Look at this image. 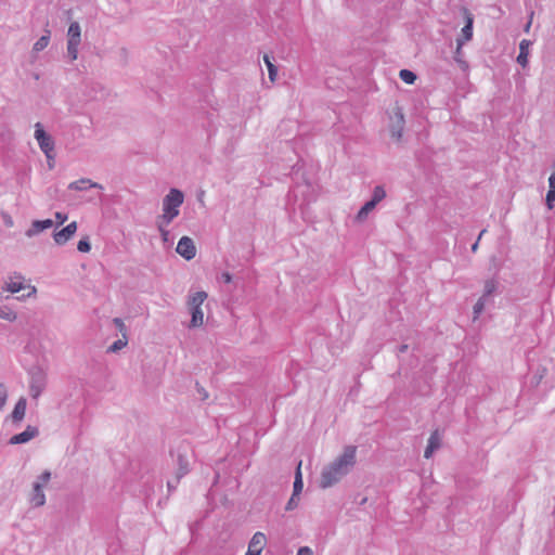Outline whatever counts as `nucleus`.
I'll return each mask as SVG.
<instances>
[{
  "label": "nucleus",
  "mask_w": 555,
  "mask_h": 555,
  "mask_svg": "<svg viewBox=\"0 0 555 555\" xmlns=\"http://www.w3.org/2000/svg\"><path fill=\"white\" fill-rule=\"evenodd\" d=\"M496 284L493 280H489L485 284L483 296H489L495 291Z\"/></svg>",
  "instance_id": "7c9ffc66"
},
{
  "label": "nucleus",
  "mask_w": 555,
  "mask_h": 555,
  "mask_svg": "<svg viewBox=\"0 0 555 555\" xmlns=\"http://www.w3.org/2000/svg\"><path fill=\"white\" fill-rule=\"evenodd\" d=\"M428 446H430L435 451L440 448L441 446V436L438 430H435L431 433L429 439H428Z\"/></svg>",
  "instance_id": "a878e982"
},
{
  "label": "nucleus",
  "mask_w": 555,
  "mask_h": 555,
  "mask_svg": "<svg viewBox=\"0 0 555 555\" xmlns=\"http://www.w3.org/2000/svg\"><path fill=\"white\" fill-rule=\"evenodd\" d=\"M158 230L160 232V235L163 237L164 242H167L169 238V231L166 229L169 224H165L164 220L158 219Z\"/></svg>",
  "instance_id": "cd10ccee"
},
{
  "label": "nucleus",
  "mask_w": 555,
  "mask_h": 555,
  "mask_svg": "<svg viewBox=\"0 0 555 555\" xmlns=\"http://www.w3.org/2000/svg\"><path fill=\"white\" fill-rule=\"evenodd\" d=\"M184 196L181 191L171 189L163 201V215L159 220H164L165 224H169L178 215L179 207L182 205Z\"/></svg>",
  "instance_id": "f03ea898"
},
{
  "label": "nucleus",
  "mask_w": 555,
  "mask_h": 555,
  "mask_svg": "<svg viewBox=\"0 0 555 555\" xmlns=\"http://www.w3.org/2000/svg\"><path fill=\"white\" fill-rule=\"evenodd\" d=\"M434 452H435V449H433L430 446L427 444L425 452H424V456L426 459H429Z\"/></svg>",
  "instance_id": "58836bf2"
},
{
  "label": "nucleus",
  "mask_w": 555,
  "mask_h": 555,
  "mask_svg": "<svg viewBox=\"0 0 555 555\" xmlns=\"http://www.w3.org/2000/svg\"><path fill=\"white\" fill-rule=\"evenodd\" d=\"M550 190L546 194V204L550 209L553 208V203L555 202V169L551 173L548 178Z\"/></svg>",
  "instance_id": "f3484780"
},
{
  "label": "nucleus",
  "mask_w": 555,
  "mask_h": 555,
  "mask_svg": "<svg viewBox=\"0 0 555 555\" xmlns=\"http://www.w3.org/2000/svg\"><path fill=\"white\" fill-rule=\"evenodd\" d=\"M38 434H39V430L37 427L28 425L23 433L12 436L10 438V443L11 444L26 443L29 440L37 437Z\"/></svg>",
  "instance_id": "ddd939ff"
},
{
  "label": "nucleus",
  "mask_w": 555,
  "mask_h": 555,
  "mask_svg": "<svg viewBox=\"0 0 555 555\" xmlns=\"http://www.w3.org/2000/svg\"><path fill=\"white\" fill-rule=\"evenodd\" d=\"M44 388V384L43 382H37V383H33L29 387V392H30V396L34 398V399H37L42 390Z\"/></svg>",
  "instance_id": "393cba45"
},
{
  "label": "nucleus",
  "mask_w": 555,
  "mask_h": 555,
  "mask_svg": "<svg viewBox=\"0 0 555 555\" xmlns=\"http://www.w3.org/2000/svg\"><path fill=\"white\" fill-rule=\"evenodd\" d=\"M7 398H8L7 390L0 384V410L5 405Z\"/></svg>",
  "instance_id": "473e14b6"
},
{
  "label": "nucleus",
  "mask_w": 555,
  "mask_h": 555,
  "mask_svg": "<svg viewBox=\"0 0 555 555\" xmlns=\"http://www.w3.org/2000/svg\"><path fill=\"white\" fill-rule=\"evenodd\" d=\"M207 299V294L205 292H197L192 295L188 301V306L190 312L192 314L191 326L199 327L204 323V313L202 310V305Z\"/></svg>",
  "instance_id": "7ed1b4c3"
},
{
  "label": "nucleus",
  "mask_w": 555,
  "mask_h": 555,
  "mask_svg": "<svg viewBox=\"0 0 555 555\" xmlns=\"http://www.w3.org/2000/svg\"><path fill=\"white\" fill-rule=\"evenodd\" d=\"M114 324L117 326L119 332L122 334V337H125L126 336V326H125L122 320L119 319V318H115L114 319Z\"/></svg>",
  "instance_id": "2f4dec72"
},
{
  "label": "nucleus",
  "mask_w": 555,
  "mask_h": 555,
  "mask_svg": "<svg viewBox=\"0 0 555 555\" xmlns=\"http://www.w3.org/2000/svg\"><path fill=\"white\" fill-rule=\"evenodd\" d=\"M400 350H401V351L406 350V346H402V347L400 348Z\"/></svg>",
  "instance_id": "a19ab883"
},
{
  "label": "nucleus",
  "mask_w": 555,
  "mask_h": 555,
  "mask_svg": "<svg viewBox=\"0 0 555 555\" xmlns=\"http://www.w3.org/2000/svg\"><path fill=\"white\" fill-rule=\"evenodd\" d=\"M485 233H486V230H482V231L479 233V236H478L477 242L472 246V250H473L474 253H476V251H477L479 241H480L481 236H482Z\"/></svg>",
  "instance_id": "4c0bfd02"
},
{
  "label": "nucleus",
  "mask_w": 555,
  "mask_h": 555,
  "mask_svg": "<svg viewBox=\"0 0 555 555\" xmlns=\"http://www.w3.org/2000/svg\"><path fill=\"white\" fill-rule=\"evenodd\" d=\"M89 188H102L100 184L92 182L90 179H80L69 184V189L82 191Z\"/></svg>",
  "instance_id": "2eb2a0df"
},
{
  "label": "nucleus",
  "mask_w": 555,
  "mask_h": 555,
  "mask_svg": "<svg viewBox=\"0 0 555 555\" xmlns=\"http://www.w3.org/2000/svg\"><path fill=\"white\" fill-rule=\"evenodd\" d=\"M81 41V28L79 23L73 22L67 31V53L72 61L78 57V47Z\"/></svg>",
  "instance_id": "20e7f679"
},
{
  "label": "nucleus",
  "mask_w": 555,
  "mask_h": 555,
  "mask_svg": "<svg viewBox=\"0 0 555 555\" xmlns=\"http://www.w3.org/2000/svg\"><path fill=\"white\" fill-rule=\"evenodd\" d=\"M127 345V336L122 337L121 339L116 340L111 347V351H118L122 349Z\"/></svg>",
  "instance_id": "c756f323"
},
{
  "label": "nucleus",
  "mask_w": 555,
  "mask_h": 555,
  "mask_svg": "<svg viewBox=\"0 0 555 555\" xmlns=\"http://www.w3.org/2000/svg\"><path fill=\"white\" fill-rule=\"evenodd\" d=\"M357 448L348 446L333 463L326 466L321 474L320 486L325 489L339 481L356 464Z\"/></svg>",
  "instance_id": "f257e3e1"
},
{
  "label": "nucleus",
  "mask_w": 555,
  "mask_h": 555,
  "mask_svg": "<svg viewBox=\"0 0 555 555\" xmlns=\"http://www.w3.org/2000/svg\"><path fill=\"white\" fill-rule=\"evenodd\" d=\"M391 137L396 140H400L402 137L403 126H404V115L400 107H395L392 109L391 116Z\"/></svg>",
  "instance_id": "1a4fd4ad"
},
{
  "label": "nucleus",
  "mask_w": 555,
  "mask_h": 555,
  "mask_svg": "<svg viewBox=\"0 0 555 555\" xmlns=\"http://www.w3.org/2000/svg\"><path fill=\"white\" fill-rule=\"evenodd\" d=\"M176 250L180 256H182L186 260L193 259L196 255L195 245L193 241L188 236H183L180 238Z\"/></svg>",
  "instance_id": "9b49d317"
},
{
  "label": "nucleus",
  "mask_w": 555,
  "mask_h": 555,
  "mask_svg": "<svg viewBox=\"0 0 555 555\" xmlns=\"http://www.w3.org/2000/svg\"><path fill=\"white\" fill-rule=\"evenodd\" d=\"M386 196V192L385 190L382 188V186H376L374 189V192H373V197H372V202L374 204H378L379 202H382Z\"/></svg>",
  "instance_id": "bb28decb"
},
{
  "label": "nucleus",
  "mask_w": 555,
  "mask_h": 555,
  "mask_svg": "<svg viewBox=\"0 0 555 555\" xmlns=\"http://www.w3.org/2000/svg\"><path fill=\"white\" fill-rule=\"evenodd\" d=\"M483 307H485V302H483L482 298H480L474 306V312H475L476 317L483 310Z\"/></svg>",
  "instance_id": "f704fd0d"
},
{
  "label": "nucleus",
  "mask_w": 555,
  "mask_h": 555,
  "mask_svg": "<svg viewBox=\"0 0 555 555\" xmlns=\"http://www.w3.org/2000/svg\"><path fill=\"white\" fill-rule=\"evenodd\" d=\"M302 488H304V482H302V475H301V462H299L297 469H296L295 481H294V491H293L294 496H299V494L302 491Z\"/></svg>",
  "instance_id": "a211bd4d"
},
{
  "label": "nucleus",
  "mask_w": 555,
  "mask_h": 555,
  "mask_svg": "<svg viewBox=\"0 0 555 555\" xmlns=\"http://www.w3.org/2000/svg\"><path fill=\"white\" fill-rule=\"evenodd\" d=\"M375 206L376 204H374L372 201L365 203V205L359 210L357 219L360 221L364 220L369 212H371L375 208Z\"/></svg>",
  "instance_id": "4be33fe9"
},
{
  "label": "nucleus",
  "mask_w": 555,
  "mask_h": 555,
  "mask_svg": "<svg viewBox=\"0 0 555 555\" xmlns=\"http://www.w3.org/2000/svg\"><path fill=\"white\" fill-rule=\"evenodd\" d=\"M7 291H9L12 294L26 291V294H23V297H29L36 293V287L26 284L23 278L14 276L10 278V281L7 283Z\"/></svg>",
  "instance_id": "6e6552de"
},
{
  "label": "nucleus",
  "mask_w": 555,
  "mask_h": 555,
  "mask_svg": "<svg viewBox=\"0 0 555 555\" xmlns=\"http://www.w3.org/2000/svg\"><path fill=\"white\" fill-rule=\"evenodd\" d=\"M77 249L80 251V253H89L91 250V245H90V242L88 240V237L86 238H81L78 244H77Z\"/></svg>",
  "instance_id": "c85d7f7f"
},
{
  "label": "nucleus",
  "mask_w": 555,
  "mask_h": 555,
  "mask_svg": "<svg viewBox=\"0 0 555 555\" xmlns=\"http://www.w3.org/2000/svg\"><path fill=\"white\" fill-rule=\"evenodd\" d=\"M35 128V138L41 151L48 159H53L54 142L52 138L43 130L40 122H37Z\"/></svg>",
  "instance_id": "39448f33"
},
{
  "label": "nucleus",
  "mask_w": 555,
  "mask_h": 555,
  "mask_svg": "<svg viewBox=\"0 0 555 555\" xmlns=\"http://www.w3.org/2000/svg\"><path fill=\"white\" fill-rule=\"evenodd\" d=\"M0 319L12 322L16 320V313L9 307H0Z\"/></svg>",
  "instance_id": "b1692460"
},
{
  "label": "nucleus",
  "mask_w": 555,
  "mask_h": 555,
  "mask_svg": "<svg viewBox=\"0 0 555 555\" xmlns=\"http://www.w3.org/2000/svg\"><path fill=\"white\" fill-rule=\"evenodd\" d=\"M27 401L25 398H20L12 411V420L21 422L25 417Z\"/></svg>",
  "instance_id": "4468645a"
},
{
  "label": "nucleus",
  "mask_w": 555,
  "mask_h": 555,
  "mask_svg": "<svg viewBox=\"0 0 555 555\" xmlns=\"http://www.w3.org/2000/svg\"><path fill=\"white\" fill-rule=\"evenodd\" d=\"M50 42V31H47L46 35L41 36L34 44V51L39 52L48 47Z\"/></svg>",
  "instance_id": "412c9836"
},
{
  "label": "nucleus",
  "mask_w": 555,
  "mask_h": 555,
  "mask_svg": "<svg viewBox=\"0 0 555 555\" xmlns=\"http://www.w3.org/2000/svg\"><path fill=\"white\" fill-rule=\"evenodd\" d=\"M298 501H299V496H294V494H293L286 505V509L291 511V509L295 508L298 505Z\"/></svg>",
  "instance_id": "72a5a7b5"
},
{
  "label": "nucleus",
  "mask_w": 555,
  "mask_h": 555,
  "mask_svg": "<svg viewBox=\"0 0 555 555\" xmlns=\"http://www.w3.org/2000/svg\"><path fill=\"white\" fill-rule=\"evenodd\" d=\"M465 26L462 28L461 36L456 39V56L461 55L462 47L473 38L474 17L467 9H464Z\"/></svg>",
  "instance_id": "423d86ee"
},
{
  "label": "nucleus",
  "mask_w": 555,
  "mask_h": 555,
  "mask_svg": "<svg viewBox=\"0 0 555 555\" xmlns=\"http://www.w3.org/2000/svg\"><path fill=\"white\" fill-rule=\"evenodd\" d=\"M529 44L530 41L522 40L519 44V54L517 56V62L525 67L528 63V53H529Z\"/></svg>",
  "instance_id": "dca6fc26"
},
{
  "label": "nucleus",
  "mask_w": 555,
  "mask_h": 555,
  "mask_svg": "<svg viewBox=\"0 0 555 555\" xmlns=\"http://www.w3.org/2000/svg\"><path fill=\"white\" fill-rule=\"evenodd\" d=\"M50 478H51L50 472H44L39 477V481L34 485V492L31 494L30 502L35 506H42L44 504L46 498H44V494L42 491V487L46 486L50 481Z\"/></svg>",
  "instance_id": "0eeeda50"
},
{
  "label": "nucleus",
  "mask_w": 555,
  "mask_h": 555,
  "mask_svg": "<svg viewBox=\"0 0 555 555\" xmlns=\"http://www.w3.org/2000/svg\"><path fill=\"white\" fill-rule=\"evenodd\" d=\"M263 61L268 68L269 79L271 82H274L276 80V76H278V68L271 62L270 57L267 54L263 56Z\"/></svg>",
  "instance_id": "aec40b11"
},
{
  "label": "nucleus",
  "mask_w": 555,
  "mask_h": 555,
  "mask_svg": "<svg viewBox=\"0 0 555 555\" xmlns=\"http://www.w3.org/2000/svg\"><path fill=\"white\" fill-rule=\"evenodd\" d=\"M67 220V215L62 212L55 214V221L57 224H63Z\"/></svg>",
  "instance_id": "c9c22d12"
},
{
  "label": "nucleus",
  "mask_w": 555,
  "mask_h": 555,
  "mask_svg": "<svg viewBox=\"0 0 555 555\" xmlns=\"http://www.w3.org/2000/svg\"><path fill=\"white\" fill-rule=\"evenodd\" d=\"M312 550L308 546H302L298 550L296 555H312Z\"/></svg>",
  "instance_id": "e433bc0d"
},
{
  "label": "nucleus",
  "mask_w": 555,
  "mask_h": 555,
  "mask_svg": "<svg viewBox=\"0 0 555 555\" xmlns=\"http://www.w3.org/2000/svg\"><path fill=\"white\" fill-rule=\"evenodd\" d=\"M266 544V534L260 531L256 532L248 543V550L245 555H261Z\"/></svg>",
  "instance_id": "9d476101"
},
{
  "label": "nucleus",
  "mask_w": 555,
  "mask_h": 555,
  "mask_svg": "<svg viewBox=\"0 0 555 555\" xmlns=\"http://www.w3.org/2000/svg\"><path fill=\"white\" fill-rule=\"evenodd\" d=\"M76 231H77V222L73 221V222L68 223L62 230L55 231L53 233V240L57 245H64L75 235Z\"/></svg>",
  "instance_id": "f8f14e48"
},
{
  "label": "nucleus",
  "mask_w": 555,
  "mask_h": 555,
  "mask_svg": "<svg viewBox=\"0 0 555 555\" xmlns=\"http://www.w3.org/2000/svg\"><path fill=\"white\" fill-rule=\"evenodd\" d=\"M53 224V221L51 219H46V220H36L33 222V227H31V231L34 233H38V232H41L46 229H49L51 228Z\"/></svg>",
  "instance_id": "6ab92c4d"
},
{
  "label": "nucleus",
  "mask_w": 555,
  "mask_h": 555,
  "mask_svg": "<svg viewBox=\"0 0 555 555\" xmlns=\"http://www.w3.org/2000/svg\"><path fill=\"white\" fill-rule=\"evenodd\" d=\"M223 279L227 283L231 282V275L229 273H224Z\"/></svg>",
  "instance_id": "ea45409f"
},
{
  "label": "nucleus",
  "mask_w": 555,
  "mask_h": 555,
  "mask_svg": "<svg viewBox=\"0 0 555 555\" xmlns=\"http://www.w3.org/2000/svg\"><path fill=\"white\" fill-rule=\"evenodd\" d=\"M399 77L402 81L408 85H413L416 80V75L409 69H401L399 73Z\"/></svg>",
  "instance_id": "5701e85b"
}]
</instances>
